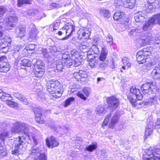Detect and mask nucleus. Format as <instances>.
<instances>
[{"instance_id": "obj_1", "label": "nucleus", "mask_w": 160, "mask_h": 160, "mask_svg": "<svg viewBox=\"0 0 160 160\" xmlns=\"http://www.w3.org/2000/svg\"><path fill=\"white\" fill-rule=\"evenodd\" d=\"M27 124L24 122H16L13 124L11 128V132L12 133H19L22 132V134L28 137V138L31 140L32 138L35 144L38 143L37 138L35 135H32L30 128H27Z\"/></svg>"}, {"instance_id": "obj_2", "label": "nucleus", "mask_w": 160, "mask_h": 160, "mask_svg": "<svg viewBox=\"0 0 160 160\" xmlns=\"http://www.w3.org/2000/svg\"><path fill=\"white\" fill-rule=\"evenodd\" d=\"M130 92L127 96L128 98L132 104L135 106L134 103L136 102L137 100H141L143 97L139 90L135 87H132L130 89Z\"/></svg>"}, {"instance_id": "obj_3", "label": "nucleus", "mask_w": 160, "mask_h": 160, "mask_svg": "<svg viewBox=\"0 0 160 160\" xmlns=\"http://www.w3.org/2000/svg\"><path fill=\"white\" fill-rule=\"evenodd\" d=\"M29 139L24 136H19L15 140L14 149L12 150V153L13 155H18L20 153V150L22 148L23 145L27 142V139Z\"/></svg>"}, {"instance_id": "obj_4", "label": "nucleus", "mask_w": 160, "mask_h": 160, "mask_svg": "<svg viewBox=\"0 0 160 160\" xmlns=\"http://www.w3.org/2000/svg\"><path fill=\"white\" fill-rule=\"evenodd\" d=\"M119 118V115L118 113H116L112 116L111 113L107 115L105 118L102 123V127L104 128V126L107 125L108 122L110 119V122L109 124V127L110 128H113L114 126L118 123Z\"/></svg>"}, {"instance_id": "obj_5", "label": "nucleus", "mask_w": 160, "mask_h": 160, "mask_svg": "<svg viewBox=\"0 0 160 160\" xmlns=\"http://www.w3.org/2000/svg\"><path fill=\"white\" fill-rule=\"evenodd\" d=\"M152 41H154V38L150 33H142L139 42L141 46L149 44Z\"/></svg>"}, {"instance_id": "obj_6", "label": "nucleus", "mask_w": 160, "mask_h": 160, "mask_svg": "<svg viewBox=\"0 0 160 160\" xmlns=\"http://www.w3.org/2000/svg\"><path fill=\"white\" fill-rule=\"evenodd\" d=\"M30 151V157L32 158H35V160H47V157L45 153H40L38 149L32 148Z\"/></svg>"}, {"instance_id": "obj_7", "label": "nucleus", "mask_w": 160, "mask_h": 160, "mask_svg": "<svg viewBox=\"0 0 160 160\" xmlns=\"http://www.w3.org/2000/svg\"><path fill=\"white\" fill-rule=\"evenodd\" d=\"M108 107L110 109H116L119 104V99L114 96H112L107 99Z\"/></svg>"}, {"instance_id": "obj_8", "label": "nucleus", "mask_w": 160, "mask_h": 160, "mask_svg": "<svg viewBox=\"0 0 160 160\" xmlns=\"http://www.w3.org/2000/svg\"><path fill=\"white\" fill-rule=\"evenodd\" d=\"M46 86L48 92H55L60 89V83L57 80L52 81L48 82L46 84Z\"/></svg>"}, {"instance_id": "obj_9", "label": "nucleus", "mask_w": 160, "mask_h": 160, "mask_svg": "<svg viewBox=\"0 0 160 160\" xmlns=\"http://www.w3.org/2000/svg\"><path fill=\"white\" fill-rule=\"evenodd\" d=\"M145 152L148 155H151L158 160H160V148H149L145 150Z\"/></svg>"}, {"instance_id": "obj_10", "label": "nucleus", "mask_w": 160, "mask_h": 160, "mask_svg": "<svg viewBox=\"0 0 160 160\" xmlns=\"http://www.w3.org/2000/svg\"><path fill=\"white\" fill-rule=\"evenodd\" d=\"M155 86L152 82H146L141 86V89L143 93H148L150 92H152L155 89Z\"/></svg>"}, {"instance_id": "obj_11", "label": "nucleus", "mask_w": 160, "mask_h": 160, "mask_svg": "<svg viewBox=\"0 0 160 160\" xmlns=\"http://www.w3.org/2000/svg\"><path fill=\"white\" fill-rule=\"evenodd\" d=\"M46 144L47 146L50 148H53L58 146L59 145V142L57 138L53 136H51L48 137L46 139Z\"/></svg>"}, {"instance_id": "obj_12", "label": "nucleus", "mask_w": 160, "mask_h": 160, "mask_svg": "<svg viewBox=\"0 0 160 160\" xmlns=\"http://www.w3.org/2000/svg\"><path fill=\"white\" fill-rule=\"evenodd\" d=\"M78 38L81 40L83 38H88L91 35V32L88 28H83L79 29L77 32Z\"/></svg>"}, {"instance_id": "obj_13", "label": "nucleus", "mask_w": 160, "mask_h": 160, "mask_svg": "<svg viewBox=\"0 0 160 160\" xmlns=\"http://www.w3.org/2000/svg\"><path fill=\"white\" fill-rule=\"evenodd\" d=\"M65 28L66 29V35L67 36L62 38V40H65L68 39L70 36L72 34L73 32L75 31V26L73 25H71L69 24L65 25Z\"/></svg>"}, {"instance_id": "obj_14", "label": "nucleus", "mask_w": 160, "mask_h": 160, "mask_svg": "<svg viewBox=\"0 0 160 160\" xmlns=\"http://www.w3.org/2000/svg\"><path fill=\"white\" fill-rule=\"evenodd\" d=\"M71 54L72 56V59L74 60V62L75 63L74 65L76 67H78L81 65V62H80L81 58L79 53L76 49H73L71 52Z\"/></svg>"}, {"instance_id": "obj_15", "label": "nucleus", "mask_w": 160, "mask_h": 160, "mask_svg": "<svg viewBox=\"0 0 160 160\" xmlns=\"http://www.w3.org/2000/svg\"><path fill=\"white\" fill-rule=\"evenodd\" d=\"M34 111L35 115L36 121L39 123H43L44 122V119L42 118L41 108H35L34 109Z\"/></svg>"}, {"instance_id": "obj_16", "label": "nucleus", "mask_w": 160, "mask_h": 160, "mask_svg": "<svg viewBox=\"0 0 160 160\" xmlns=\"http://www.w3.org/2000/svg\"><path fill=\"white\" fill-rule=\"evenodd\" d=\"M22 46H18L15 52L13 53V57L16 59H20L25 56L24 52L22 50V48H21Z\"/></svg>"}, {"instance_id": "obj_17", "label": "nucleus", "mask_w": 160, "mask_h": 160, "mask_svg": "<svg viewBox=\"0 0 160 160\" xmlns=\"http://www.w3.org/2000/svg\"><path fill=\"white\" fill-rule=\"evenodd\" d=\"M137 60L139 64H142L146 62L148 57L142 51H139L136 56Z\"/></svg>"}, {"instance_id": "obj_18", "label": "nucleus", "mask_w": 160, "mask_h": 160, "mask_svg": "<svg viewBox=\"0 0 160 160\" xmlns=\"http://www.w3.org/2000/svg\"><path fill=\"white\" fill-rule=\"evenodd\" d=\"M17 17L14 16H10L8 18V27L6 28L8 30L11 29V28L14 27L15 23L17 21Z\"/></svg>"}, {"instance_id": "obj_19", "label": "nucleus", "mask_w": 160, "mask_h": 160, "mask_svg": "<svg viewBox=\"0 0 160 160\" xmlns=\"http://www.w3.org/2000/svg\"><path fill=\"white\" fill-rule=\"evenodd\" d=\"M155 24L151 17L144 23L142 29L144 31H149L151 30L153 25Z\"/></svg>"}, {"instance_id": "obj_20", "label": "nucleus", "mask_w": 160, "mask_h": 160, "mask_svg": "<svg viewBox=\"0 0 160 160\" xmlns=\"http://www.w3.org/2000/svg\"><path fill=\"white\" fill-rule=\"evenodd\" d=\"M16 32L20 38L24 37L26 34V28L24 26H21L16 29Z\"/></svg>"}, {"instance_id": "obj_21", "label": "nucleus", "mask_w": 160, "mask_h": 160, "mask_svg": "<svg viewBox=\"0 0 160 160\" xmlns=\"http://www.w3.org/2000/svg\"><path fill=\"white\" fill-rule=\"evenodd\" d=\"M153 123L152 122H150L147 126L145 133L144 138H147V137L151 134L152 133Z\"/></svg>"}, {"instance_id": "obj_22", "label": "nucleus", "mask_w": 160, "mask_h": 160, "mask_svg": "<svg viewBox=\"0 0 160 160\" xmlns=\"http://www.w3.org/2000/svg\"><path fill=\"white\" fill-rule=\"evenodd\" d=\"M151 76L154 79H160V69L156 68L151 72Z\"/></svg>"}, {"instance_id": "obj_23", "label": "nucleus", "mask_w": 160, "mask_h": 160, "mask_svg": "<svg viewBox=\"0 0 160 160\" xmlns=\"http://www.w3.org/2000/svg\"><path fill=\"white\" fill-rule=\"evenodd\" d=\"M14 96L19 100L24 105H28L29 102L28 100L23 96L21 95L19 93L16 92L14 94Z\"/></svg>"}, {"instance_id": "obj_24", "label": "nucleus", "mask_w": 160, "mask_h": 160, "mask_svg": "<svg viewBox=\"0 0 160 160\" xmlns=\"http://www.w3.org/2000/svg\"><path fill=\"white\" fill-rule=\"evenodd\" d=\"M10 65L6 61H4L0 65V72H5L10 69Z\"/></svg>"}, {"instance_id": "obj_25", "label": "nucleus", "mask_w": 160, "mask_h": 160, "mask_svg": "<svg viewBox=\"0 0 160 160\" xmlns=\"http://www.w3.org/2000/svg\"><path fill=\"white\" fill-rule=\"evenodd\" d=\"M145 16L144 14L139 12L134 14V18L136 22H141L145 19Z\"/></svg>"}, {"instance_id": "obj_26", "label": "nucleus", "mask_w": 160, "mask_h": 160, "mask_svg": "<svg viewBox=\"0 0 160 160\" xmlns=\"http://www.w3.org/2000/svg\"><path fill=\"white\" fill-rule=\"evenodd\" d=\"M135 0H125L124 6L126 8L132 9L135 3Z\"/></svg>"}, {"instance_id": "obj_27", "label": "nucleus", "mask_w": 160, "mask_h": 160, "mask_svg": "<svg viewBox=\"0 0 160 160\" xmlns=\"http://www.w3.org/2000/svg\"><path fill=\"white\" fill-rule=\"evenodd\" d=\"M107 109V108H104L103 106H98L96 108V113L101 115H103L106 113Z\"/></svg>"}, {"instance_id": "obj_28", "label": "nucleus", "mask_w": 160, "mask_h": 160, "mask_svg": "<svg viewBox=\"0 0 160 160\" xmlns=\"http://www.w3.org/2000/svg\"><path fill=\"white\" fill-rule=\"evenodd\" d=\"M108 52L107 50L104 48H102L100 55L99 57V60L100 61H105L106 59Z\"/></svg>"}, {"instance_id": "obj_29", "label": "nucleus", "mask_w": 160, "mask_h": 160, "mask_svg": "<svg viewBox=\"0 0 160 160\" xmlns=\"http://www.w3.org/2000/svg\"><path fill=\"white\" fill-rule=\"evenodd\" d=\"M97 147V143L96 142H93L91 145H87L85 149V150L92 152L95 150Z\"/></svg>"}, {"instance_id": "obj_30", "label": "nucleus", "mask_w": 160, "mask_h": 160, "mask_svg": "<svg viewBox=\"0 0 160 160\" xmlns=\"http://www.w3.org/2000/svg\"><path fill=\"white\" fill-rule=\"evenodd\" d=\"M62 61L63 60L62 59H59L57 61L56 67V69L58 72L62 71L65 66V64L63 65L62 63Z\"/></svg>"}, {"instance_id": "obj_31", "label": "nucleus", "mask_w": 160, "mask_h": 160, "mask_svg": "<svg viewBox=\"0 0 160 160\" xmlns=\"http://www.w3.org/2000/svg\"><path fill=\"white\" fill-rule=\"evenodd\" d=\"M124 15V13L120 11H116L113 15V19L117 21L122 19Z\"/></svg>"}, {"instance_id": "obj_32", "label": "nucleus", "mask_w": 160, "mask_h": 160, "mask_svg": "<svg viewBox=\"0 0 160 160\" xmlns=\"http://www.w3.org/2000/svg\"><path fill=\"white\" fill-rule=\"evenodd\" d=\"M100 13L101 16L106 19H108L110 17V13L108 10L101 9L100 10Z\"/></svg>"}, {"instance_id": "obj_33", "label": "nucleus", "mask_w": 160, "mask_h": 160, "mask_svg": "<svg viewBox=\"0 0 160 160\" xmlns=\"http://www.w3.org/2000/svg\"><path fill=\"white\" fill-rule=\"evenodd\" d=\"M142 51L143 52L144 54L148 57L152 52L153 48L151 47H147L146 48H144Z\"/></svg>"}, {"instance_id": "obj_34", "label": "nucleus", "mask_w": 160, "mask_h": 160, "mask_svg": "<svg viewBox=\"0 0 160 160\" xmlns=\"http://www.w3.org/2000/svg\"><path fill=\"white\" fill-rule=\"evenodd\" d=\"M155 24L160 26V13H158L151 17Z\"/></svg>"}, {"instance_id": "obj_35", "label": "nucleus", "mask_w": 160, "mask_h": 160, "mask_svg": "<svg viewBox=\"0 0 160 160\" xmlns=\"http://www.w3.org/2000/svg\"><path fill=\"white\" fill-rule=\"evenodd\" d=\"M59 132L61 134H64L68 132H69L70 129L68 127L63 126L62 127H60L59 128Z\"/></svg>"}, {"instance_id": "obj_36", "label": "nucleus", "mask_w": 160, "mask_h": 160, "mask_svg": "<svg viewBox=\"0 0 160 160\" xmlns=\"http://www.w3.org/2000/svg\"><path fill=\"white\" fill-rule=\"evenodd\" d=\"M60 89H58V90L55 92H49L50 94L52 95L53 97L55 98L60 97L62 94V91H60Z\"/></svg>"}, {"instance_id": "obj_37", "label": "nucleus", "mask_w": 160, "mask_h": 160, "mask_svg": "<svg viewBox=\"0 0 160 160\" xmlns=\"http://www.w3.org/2000/svg\"><path fill=\"white\" fill-rule=\"evenodd\" d=\"M38 32L36 28H34L31 30L30 33V38H31L33 40L35 39L38 33Z\"/></svg>"}, {"instance_id": "obj_38", "label": "nucleus", "mask_w": 160, "mask_h": 160, "mask_svg": "<svg viewBox=\"0 0 160 160\" xmlns=\"http://www.w3.org/2000/svg\"><path fill=\"white\" fill-rule=\"evenodd\" d=\"M65 65H66V66L68 68H69L71 67V66L73 65V64H74V66L76 67L74 65V63H75V62H74V60L73 59H67V60H66L64 61Z\"/></svg>"}, {"instance_id": "obj_39", "label": "nucleus", "mask_w": 160, "mask_h": 160, "mask_svg": "<svg viewBox=\"0 0 160 160\" xmlns=\"http://www.w3.org/2000/svg\"><path fill=\"white\" fill-rule=\"evenodd\" d=\"M125 0H114L115 6L116 8H119L120 6H123Z\"/></svg>"}, {"instance_id": "obj_40", "label": "nucleus", "mask_w": 160, "mask_h": 160, "mask_svg": "<svg viewBox=\"0 0 160 160\" xmlns=\"http://www.w3.org/2000/svg\"><path fill=\"white\" fill-rule=\"evenodd\" d=\"M122 62L124 66H127L129 68H130L132 65L129 59L126 57H124L122 59Z\"/></svg>"}, {"instance_id": "obj_41", "label": "nucleus", "mask_w": 160, "mask_h": 160, "mask_svg": "<svg viewBox=\"0 0 160 160\" xmlns=\"http://www.w3.org/2000/svg\"><path fill=\"white\" fill-rule=\"evenodd\" d=\"M89 51L92 52V53L96 54H99L100 52L98 47L95 45L92 46L91 50Z\"/></svg>"}, {"instance_id": "obj_42", "label": "nucleus", "mask_w": 160, "mask_h": 160, "mask_svg": "<svg viewBox=\"0 0 160 160\" xmlns=\"http://www.w3.org/2000/svg\"><path fill=\"white\" fill-rule=\"evenodd\" d=\"M31 3V0H18L17 6L18 7H21L25 4H30Z\"/></svg>"}, {"instance_id": "obj_43", "label": "nucleus", "mask_w": 160, "mask_h": 160, "mask_svg": "<svg viewBox=\"0 0 160 160\" xmlns=\"http://www.w3.org/2000/svg\"><path fill=\"white\" fill-rule=\"evenodd\" d=\"M21 64L23 66L30 67L32 65L31 61L28 59H25L21 62Z\"/></svg>"}, {"instance_id": "obj_44", "label": "nucleus", "mask_w": 160, "mask_h": 160, "mask_svg": "<svg viewBox=\"0 0 160 160\" xmlns=\"http://www.w3.org/2000/svg\"><path fill=\"white\" fill-rule=\"evenodd\" d=\"M108 64V62L107 61H102L101 62H99V67L102 70H104L107 67Z\"/></svg>"}, {"instance_id": "obj_45", "label": "nucleus", "mask_w": 160, "mask_h": 160, "mask_svg": "<svg viewBox=\"0 0 160 160\" xmlns=\"http://www.w3.org/2000/svg\"><path fill=\"white\" fill-rule=\"evenodd\" d=\"M9 132L5 131L0 133V138L2 141H4L5 138L9 136Z\"/></svg>"}, {"instance_id": "obj_46", "label": "nucleus", "mask_w": 160, "mask_h": 160, "mask_svg": "<svg viewBox=\"0 0 160 160\" xmlns=\"http://www.w3.org/2000/svg\"><path fill=\"white\" fill-rule=\"evenodd\" d=\"M74 98L72 97L68 98L64 102V107H67L70 105L71 103L74 101Z\"/></svg>"}, {"instance_id": "obj_47", "label": "nucleus", "mask_w": 160, "mask_h": 160, "mask_svg": "<svg viewBox=\"0 0 160 160\" xmlns=\"http://www.w3.org/2000/svg\"><path fill=\"white\" fill-rule=\"evenodd\" d=\"M143 158V160H158L156 158H155L154 157H152L151 155H148L145 152V153L144 154Z\"/></svg>"}, {"instance_id": "obj_48", "label": "nucleus", "mask_w": 160, "mask_h": 160, "mask_svg": "<svg viewBox=\"0 0 160 160\" xmlns=\"http://www.w3.org/2000/svg\"><path fill=\"white\" fill-rule=\"evenodd\" d=\"M10 98H11V99L12 98L10 94L4 93L1 99L3 101H6L7 102V101L10 100Z\"/></svg>"}, {"instance_id": "obj_49", "label": "nucleus", "mask_w": 160, "mask_h": 160, "mask_svg": "<svg viewBox=\"0 0 160 160\" xmlns=\"http://www.w3.org/2000/svg\"><path fill=\"white\" fill-rule=\"evenodd\" d=\"M12 98L10 100L6 102V104L8 105L9 107L12 108H14L18 106V104L17 103H15L13 101H11V100Z\"/></svg>"}, {"instance_id": "obj_50", "label": "nucleus", "mask_w": 160, "mask_h": 160, "mask_svg": "<svg viewBox=\"0 0 160 160\" xmlns=\"http://www.w3.org/2000/svg\"><path fill=\"white\" fill-rule=\"evenodd\" d=\"M158 98L155 96L153 97L150 98L148 100V103L150 104H155L157 102Z\"/></svg>"}, {"instance_id": "obj_51", "label": "nucleus", "mask_w": 160, "mask_h": 160, "mask_svg": "<svg viewBox=\"0 0 160 160\" xmlns=\"http://www.w3.org/2000/svg\"><path fill=\"white\" fill-rule=\"evenodd\" d=\"M106 41L108 44L110 46H111L113 43V39L112 36L110 34H108L106 37Z\"/></svg>"}, {"instance_id": "obj_52", "label": "nucleus", "mask_w": 160, "mask_h": 160, "mask_svg": "<svg viewBox=\"0 0 160 160\" xmlns=\"http://www.w3.org/2000/svg\"><path fill=\"white\" fill-rule=\"evenodd\" d=\"M145 10L146 12H150L152 10H153L154 8V7L152 4L148 3L147 4L145 5Z\"/></svg>"}, {"instance_id": "obj_53", "label": "nucleus", "mask_w": 160, "mask_h": 160, "mask_svg": "<svg viewBox=\"0 0 160 160\" xmlns=\"http://www.w3.org/2000/svg\"><path fill=\"white\" fill-rule=\"evenodd\" d=\"M95 56L93 55V54L92 53L91 51H89L87 52V60L88 61H92L94 60L93 59V58H95Z\"/></svg>"}, {"instance_id": "obj_54", "label": "nucleus", "mask_w": 160, "mask_h": 160, "mask_svg": "<svg viewBox=\"0 0 160 160\" xmlns=\"http://www.w3.org/2000/svg\"><path fill=\"white\" fill-rule=\"evenodd\" d=\"M34 75L36 77L38 78L42 77L44 74V72L43 71H35L34 72Z\"/></svg>"}, {"instance_id": "obj_55", "label": "nucleus", "mask_w": 160, "mask_h": 160, "mask_svg": "<svg viewBox=\"0 0 160 160\" xmlns=\"http://www.w3.org/2000/svg\"><path fill=\"white\" fill-rule=\"evenodd\" d=\"M6 42H5V43H4V42L2 41L0 44V47L1 49H6L5 51H3V52L5 53L7 52L8 48V47H7L8 45L7 43H6Z\"/></svg>"}, {"instance_id": "obj_56", "label": "nucleus", "mask_w": 160, "mask_h": 160, "mask_svg": "<svg viewBox=\"0 0 160 160\" xmlns=\"http://www.w3.org/2000/svg\"><path fill=\"white\" fill-rule=\"evenodd\" d=\"M73 76L75 79L78 81L82 80L81 79L80 75V74H79V72H74L73 73Z\"/></svg>"}, {"instance_id": "obj_57", "label": "nucleus", "mask_w": 160, "mask_h": 160, "mask_svg": "<svg viewBox=\"0 0 160 160\" xmlns=\"http://www.w3.org/2000/svg\"><path fill=\"white\" fill-rule=\"evenodd\" d=\"M44 65V64L41 60H37L35 66L42 68Z\"/></svg>"}, {"instance_id": "obj_58", "label": "nucleus", "mask_w": 160, "mask_h": 160, "mask_svg": "<svg viewBox=\"0 0 160 160\" xmlns=\"http://www.w3.org/2000/svg\"><path fill=\"white\" fill-rule=\"evenodd\" d=\"M117 64L115 63L113 59L111 60L109 63V66L112 69H114L116 67Z\"/></svg>"}, {"instance_id": "obj_59", "label": "nucleus", "mask_w": 160, "mask_h": 160, "mask_svg": "<svg viewBox=\"0 0 160 160\" xmlns=\"http://www.w3.org/2000/svg\"><path fill=\"white\" fill-rule=\"evenodd\" d=\"M79 74L80 75L81 79L82 78H85L88 77V74L86 72L82 71H79Z\"/></svg>"}, {"instance_id": "obj_60", "label": "nucleus", "mask_w": 160, "mask_h": 160, "mask_svg": "<svg viewBox=\"0 0 160 160\" xmlns=\"http://www.w3.org/2000/svg\"><path fill=\"white\" fill-rule=\"evenodd\" d=\"M60 24V23L59 21L54 22L52 25L53 30H54L58 29Z\"/></svg>"}, {"instance_id": "obj_61", "label": "nucleus", "mask_w": 160, "mask_h": 160, "mask_svg": "<svg viewBox=\"0 0 160 160\" xmlns=\"http://www.w3.org/2000/svg\"><path fill=\"white\" fill-rule=\"evenodd\" d=\"M83 92L87 97H88L89 95V93L90 91L89 89L87 88H85L83 89L82 90Z\"/></svg>"}, {"instance_id": "obj_62", "label": "nucleus", "mask_w": 160, "mask_h": 160, "mask_svg": "<svg viewBox=\"0 0 160 160\" xmlns=\"http://www.w3.org/2000/svg\"><path fill=\"white\" fill-rule=\"evenodd\" d=\"M67 53V52H66V53H63L62 55V59L64 60L63 61L64 62L66 60H67V59H71L70 58V55Z\"/></svg>"}, {"instance_id": "obj_63", "label": "nucleus", "mask_w": 160, "mask_h": 160, "mask_svg": "<svg viewBox=\"0 0 160 160\" xmlns=\"http://www.w3.org/2000/svg\"><path fill=\"white\" fill-rule=\"evenodd\" d=\"M35 48V45L33 44H31L28 45V47H26L25 48L27 50H34Z\"/></svg>"}, {"instance_id": "obj_64", "label": "nucleus", "mask_w": 160, "mask_h": 160, "mask_svg": "<svg viewBox=\"0 0 160 160\" xmlns=\"http://www.w3.org/2000/svg\"><path fill=\"white\" fill-rule=\"evenodd\" d=\"M77 95L78 97L84 100H86L87 99V98L84 96V95L80 92H78L77 93Z\"/></svg>"}]
</instances>
